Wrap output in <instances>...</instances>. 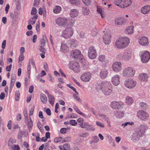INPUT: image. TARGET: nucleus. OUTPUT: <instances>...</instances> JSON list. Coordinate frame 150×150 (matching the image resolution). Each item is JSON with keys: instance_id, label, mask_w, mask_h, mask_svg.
<instances>
[{"instance_id": "obj_1", "label": "nucleus", "mask_w": 150, "mask_h": 150, "mask_svg": "<svg viewBox=\"0 0 150 150\" xmlns=\"http://www.w3.org/2000/svg\"><path fill=\"white\" fill-rule=\"evenodd\" d=\"M111 85V84L108 81H103L99 84L97 88L101 90L104 95L108 96L110 95L112 92Z\"/></svg>"}, {"instance_id": "obj_2", "label": "nucleus", "mask_w": 150, "mask_h": 150, "mask_svg": "<svg viewBox=\"0 0 150 150\" xmlns=\"http://www.w3.org/2000/svg\"><path fill=\"white\" fill-rule=\"evenodd\" d=\"M129 40L127 37H121L118 38L115 42V45L119 49H123L129 44Z\"/></svg>"}, {"instance_id": "obj_3", "label": "nucleus", "mask_w": 150, "mask_h": 150, "mask_svg": "<svg viewBox=\"0 0 150 150\" xmlns=\"http://www.w3.org/2000/svg\"><path fill=\"white\" fill-rule=\"evenodd\" d=\"M132 57V52L129 50H126L123 52L118 54L117 57L121 60L127 61L131 59Z\"/></svg>"}, {"instance_id": "obj_4", "label": "nucleus", "mask_w": 150, "mask_h": 150, "mask_svg": "<svg viewBox=\"0 0 150 150\" xmlns=\"http://www.w3.org/2000/svg\"><path fill=\"white\" fill-rule=\"evenodd\" d=\"M132 0H115V4L122 8L127 7L132 3Z\"/></svg>"}, {"instance_id": "obj_5", "label": "nucleus", "mask_w": 150, "mask_h": 150, "mask_svg": "<svg viewBox=\"0 0 150 150\" xmlns=\"http://www.w3.org/2000/svg\"><path fill=\"white\" fill-rule=\"evenodd\" d=\"M135 72V70L132 67H128L125 68L123 70V75L127 77L133 76Z\"/></svg>"}, {"instance_id": "obj_6", "label": "nucleus", "mask_w": 150, "mask_h": 150, "mask_svg": "<svg viewBox=\"0 0 150 150\" xmlns=\"http://www.w3.org/2000/svg\"><path fill=\"white\" fill-rule=\"evenodd\" d=\"M137 116L140 120L143 121H146L149 117L148 113L143 110L138 111L137 112Z\"/></svg>"}, {"instance_id": "obj_7", "label": "nucleus", "mask_w": 150, "mask_h": 150, "mask_svg": "<svg viewBox=\"0 0 150 150\" xmlns=\"http://www.w3.org/2000/svg\"><path fill=\"white\" fill-rule=\"evenodd\" d=\"M73 30L71 27L66 28L63 32L62 36L65 38H69L72 35Z\"/></svg>"}, {"instance_id": "obj_8", "label": "nucleus", "mask_w": 150, "mask_h": 150, "mask_svg": "<svg viewBox=\"0 0 150 150\" xmlns=\"http://www.w3.org/2000/svg\"><path fill=\"white\" fill-rule=\"evenodd\" d=\"M142 62L144 63H146L150 59V53L148 51H142L140 53Z\"/></svg>"}, {"instance_id": "obj_9", "label": "nucleus", "mask_w": 150, "mask_h": 150, "mask_svg": "<svg viewBox=\"0 0 150 150\" xmlns=\"http://www.w3.org/2000/svg\"><path fill=\"white\" fill-rule=\"evenodd\" d=\"M97 54L96 50L94 47L91 46L88 48V55L90 58L91 59L95 58Z\"/></svg>"}, {"instance_id": "obj_10", "label": "nucleus", "mask_w": 150, "mask_h": 150, "mask_svg": "<svg viewBox=\"0 0 150 150\" xmlns=\"http://www.w3.org/2000/svg\"><path fill=\"white\" fill-rule=\"evenodd\" d=\"M136 82L132 79H127L125 82V86L129 88H132L134 87L136 84Z\"/></svg>"}, {"instance_id": "obj_11", "label": "nucleus", "mask_w": 150, "mask_h": 150, "mask_svg": "<svg viewBox=\"0 0 150 150\" xmlns=\"http://www.w3.org/2000/svg\"><path fill=\"white\" fill-rule=\"evenodd\" d=\"M91 78V74L90 72L87 71L82 74L80 77L81 80L85 82L89 81Z\"/></svg>"}, {"instance_id": "obj_12", "label": "nucleus", "mask_w": 150, "mask_h": 150, "mask_svg": "<svg viewBox=\"0 0 150 150\" xmlns=\"http://www.w3.org/2000/svg\"><path fill=\"white\" fill-rule=\"evenodd\" d=\"M56 23L59 26L65 25L67 23V19L64 18L59 17L55 21Z\"/></svg>"}, {"instance_id": "obj_13", "label": "nucleus", "mask_w": 150, "mask_h": 150, "mask_svg": "<svg viewBox=\"0 0 150 150\" xmlns=\"http://www.w3.org/2000/svg\"><path fill=\"white\" fill-rule=\"evenodd\" d=\"M138 42L141 45L146 46L149 44V41L148 38L145 36L140 37L138 40Z\"/></svg>"}, {"instance_id": "obj_14", "label": "nucleus", "mask_w": 150, "mask_h": 150, "mask_svg": "<svg viewBox=\"0 0 150 150\" xmlns=\"http://www.w3.org/2000/svg\"><path fill=\"white\" fill-rule=\"evenodd\" d=\"M123 103L121 102L113 101L111 103V107L113 109H118L122 108Z\"/></svg>"}, {"instance_id": "obj_15", "label": "nucleus", "mask_w": 150, "mask_h": 150, "mask_svg": "<svg viewBox=\"0 0 150 150\" xmlns=\"http://www.w3.org/2000/svg\"><path fill=\"white\" fill-rule=\"evenodd\" d=\"M121 63L119 62H114L112 65V68L114 71L117 72L120 71L122 69Z\"/></svg>"}, {"instance_id": "obj_16", "label": "nucleus", "mask_w": 150, "mask_h": 150, "mask_svg": "<svg viewBox=\"0 0 150 150\" xmlns=\"http://www.w3.org/2000/svg\"><path fill=\"white\" fill-rule=\"evenodd\" d=\"M81 53L80 50H73L71 52V55L75 58H79L80 59L83 56L81 54Z\"/></svg>"}, {"instance_id": "obj_17", "label": "nucleus", "mask_w": 150, "mask_h": 150, "mask_svg": "<svg viewBox=\"0 0 150 150\" xmlns=\"http://www.w3.org/2000/svg\"><path fill=\"white\" fill-rule=\"evenodd\" d=\"M69 68L75 72H78L80 71L79 64L76 62H74L72 65L69 66Z\"/></svg>"}, {"instance_id": "obj_18", "label": "nucleus", "mask_w": 150, "mask_h": 150, "mask_svg": "<svg viewBox=\"0 0 150 150\" xmlns=\"http://www.w3.org/2000/svg\"><path fill=\"white\" fill-rule=\"evenodd\" d=\"M127 20L122 17H119L116 18L115 21V24L117 25H122L126 23Z\"/></svg>"}, {"instance_id": "obj_19", "label": "nucleus", "mask_w": 150, "mask_h": 150, "mask_svg": "<svg viewBox=\"0 0 150 150\" xmlns=\"http://www.w3.org/2000/svg\"><path fill=\"white\" fill-rule=\"evenodd\" d=\"M103 41L106 45L109 44L111 42V37L109 34H105L103 37Z\"/></svg>"}, {"instance_id": "obj_20", "label": "nucleus", "mask_w": 150, "mask_h": 150, "mask_svg": "<svg viewBox=\"0 0 150 150\" xmlns=\"http://www.w3.org/2000/svg\"><path fill=\"white\" fill-rule=\"evenodd\" d=\"M120 76L119 75H116L114 76L112 78V83L115 86L118 85L120 83Z\"/></svg>"}, {"instance_id": "obj_21", "label": "nucleus", "mask_w": 150, "mask_h": 150, "mask_svg": "<svg viewBox=\"0 0 150 150\" xmlns=\"http://www.w3.org/2000/svg\"><path fill=\"white\" fill-rule=\"evenodd\" d=\"M144 132L143 131L140 130L138 133H136L133 134V138L134 139L138 140L140 137H142L144 135Z\"/></svg>"}, {"instance_id": "obj_22", "label": "nucleus", "mask_w": 150, "mask_h": 150, "mask_svg": "<svg viewBox=\"0 0 150 150\" xmlns=\"http://www.w3.org/2000/svg\"><path fill=\"white\" fill-rule=\"evenodd\" d=\"M148 78L149 76L148 75L144 73H141L139 76V79L142 81H147Z\"/></svg>"}, {"instance_id": "obj_23", "label": "nucleus", "mask_w": 150, "mask_h": 150, "mask_svg": "<svg viewBox=\"0 0 150 150\" xmlns=\"http://www.w3.org/2000/svg\"><path fill=\"white\" fill-rule=\"evenodd\" d=\"M84 128H86L85 130L86 131H93L95 130V128L92 127V125H89L87 122H85L84 123Z\"/></svg>"}, {"instance_id": "obj_24", "label": "nucleus", "mask_w": 150, "mask_h": 150, "mask_svg": "<svg viewBox=\"0 0 150 150\" xmlns=\"http://www.w3.org/2000/svg\"><path fill=\"white\" fill-rule=\"evenodd\" d=\"M108 73V71L105 69L102 70L100 72V77L102 79H104L107 77Z\"/></svg>"}, {"instance_id": "obj_25", "label": "nucleus", "mask_w": 150, "mask_h": 150, "mask_svg": "<svg viewBox=\"0 0 150 150\" xmlns=\"http://www.w3.org/2000/svg\"><path fill=\"white\" fill-rule=\"evenodd\" d=\"M78 11L76 9L71 10L70 12V16L72 18L77 16H78Z\"/></svg>"}, {"instance_id": "obj_26", "label": "nucleus", "mask_w": 150, "mask_h": 150, "mask_svg": "<svg viewBox=\"0 0 150 150\" xmlns=\"http://www.w3.org/2000/svg\"><path fill=\"white\" fill-rule=\"evenodd\" d=\"M39 50L42 52V53L40 54L41 58L42 59L44 58L45 57V54L46 50L44 47L42 46H39Z\"/></svg>"}, {"instance_id": "obj_27", "label": "nucleus", "mask_w": 150, "mask_h": 150, "mask_svg": "<svg viewBox=\"0 0 150 150\" xmlns=\"http://www.w3.org/2000/svg\"><path fill=\"white\" fill-rule=\"evenodd\" d=\"M150 11V6L147 5L142 8L141 10V12L143 14H146Z\"/></svg>"}, {"instance_id": "obj_28", "label": "nucleus", "mask_w": 150, "mask_h": 150, "mask_svg": "<svg viewBox=\"0 0 150 150\" xmlns=\"http://www.w3.org/2000/svg\"><path fill=\"white\" fill-rule=\"evenodd\" d=\"M114 115L117 117L120 118L123 117L124 115V113L120 110L115 111Z\"/></svg>"}, {"instance_id": "obj_29", "label": "nucleus", "mask_w": 150, "mask_h": 150, "mask_svg": "<svg viewBox=\"0 0 150 150\" xmlns=\"http://www.w3.org/2000/svg\"><path fill=\"white\" fill-rule=\"evenodd\" d=\"M48 101L49 103L52 105H54L55 100L54 97L52 95L49 94H48Z\"/></svg>"}, {"instance_id": "obj_30", "label": "nucleus", "mask_w": 150, "mask_h": 150, "mask_svg": "<svg viewBox=\"0 0 150 150\" xmlns=\"http://www.w3.org/2000/svg\"><path fill=\"white\" fill-rule=\"evenodd\" d=\"M134 26H130L126 28V32L129 34H132L133 33Z\"/></svg>"}, {"instance_id": "obj_31", "label": "nucleus", "mask_w": 150, "mask_h": 150, "mask_svg": "<svg viewBox=\"0 0 150 150\" xmlns=\"http://www.w3.org/2000/svg\"><path fill=\"white\" fill-rule=\"evenodd\" d=\"M134 100L133 98L129 96L126 97V103L128 105H131L133 102Z\"/></svg>"}, {"instance_id": "obj_32", "label": "nucleus", "mask_w": 150, "mask_h": 150, "mask_svg": "<svg viewBox=\"0 0 150 150\" xmlns=\"http://www.w3.org/2000/svg\"><path fill=\"white\" fill-rule=\"evenodd\" d=\"M62 8L59 6H55L53 9V12L55 14L59 13L61 11Z\"/></svg>"}, {"instance_id": "obj_33", "label": "nucleus", "mask_w": 150, "mask_h": 150, "mask_svg": "<svg viewBox=\"0 0 150 150\" xmlns=\"http://www.w3.org/2000/svg\"><path fill=\"white\" fill-rule=\"evenodd\" d=\"M40 98L43 103L45 104L47 102V97L45 94H42L40 96Z\"/></svg>"}, {"instance_id": "obj_34", "label": "nucleus", "mask_w": 150, "mask_h": 150, "mask_svg": "<svg viewBox=\"0 0 150 150\" xmlns=\"http://www.w3.org/2000/svg\"><path fill=\"white\" fill-rule=\"evenodd\" d=\"M69 2L72 4L78 5L80 4L79 0H69Z\"/></svg>"}, {"instance_id": "obj_35", "label": "nucleus", "mask_w": 150, "mask_h": 150, "mask_svg": "<svg viewBox=\"0 0 150 150\" xmlns=\"http://www.w3.org/2000/svg\"><path fill=\"white\" fill-rule=\"evenodd\" d=\"M78 122L79 123L80 126L83 128H84V124H83V120L82 118H79L77 120Z\"/></svg>"}, {"instance_id": "obj_36", "label": "nucleus", "mask_w": 150, "mask_h": 150, "mask_svg": "<svg viewBox=\"0 0 150 150\" xmlns=\"http://www.w3.org/2000/svg\"><path fill=\"white\" fill-rule=\"evenodd\" d=\"M20 96V93L19 91H16L15 93V100L16 101L18 100Z\"/></svg>"}, {"instance_id": "obj_37", "label": "nucleus", "mask_w": 150, "mask_h": 150, "mask_svg": "<svg viewBox=\"0 0 150 150\" xmlns=\"http://www.w3.org/2000/svg\"><path fill=\"white\" fill-rule=\"evenodd\" d=\"M140 107L142 109H146L147 108V105L146 103L141 102L140 103Z\"/></svg>"}, {"instance_id": "obj_38", "label": "nucleus", "mask_w": 150, "mask_h": 150, "mask_svg": "<svg viewBox=\"0 0 150 150\" xmlns=\"http://www.w3.org/2000/svg\"><path fill=\"white\" fill-rule=\"evenodd\" d=\"M33 125V122L32 120H30V121L28 122V126L29 127V132H30Z\"/></svg>"}, {"instance_id": "obj_39", "label": "nucleus", "mask_w": 150, "mask_h": 150, "mask_svg": "<svg viewBox=\"0 0 150 150\" xmlns=\"http://www.w3.org/2000/svg\"><path fill=\"white\" fill-rule=\"evenodd\" d=\"M67 48V46L66 44H62L61 47V50L62 52H64Z\"/></svg>"}, {"instance_id": "obj_40", "label": "nucleus", "mask_w": 150, "mask_h": 150, "mask_svg": "<svg viewBox=\"0 0 150 150\" xmlns=\"http://www.w3.org/2000/svg\"><path fill=\"white\" fill-rule=\"evenodd\" d=\"M134 124V123L133 122H125V123H123L122 124V126L123 127V128H125L126 126H127L128 125H132Z\"/></svg>"}, {"instance_id": "obj_41", "label": "nucleus", "mask_w": 150, "mask_h": 150, "mask_svg": "<svg viewBox=\"0 0 150 150\" xmlns=\"http://www.w3.org/2000/svg\"><path fill=\"white\" fill-rule=\"evenodd\" d=\"M76 94H74L73 95V97L76 100V101L79 102H81V100L80 99L79 97L78 96V93H76Z\"/></svg>"}, {"instance_id": "obj_42", "label": "nucleus", "mask_w": 150, "mask_h": 150, "mask_svg": "<svg viewBox=\"0 0 150 150\" xmlns=\"http://www.w3.org/2000/svg\"><path fill=\"white\" fill-rule=\"evenodd\" d=\"M79 136L80 137H83L84 138H86L87 136L89 135V134L88 133L86 132L85 133H81L79 134Z\"/></svg>"}, {"instance_id": "obj_43", "label": "nucleus", "mask_w": 150, "mask_h": 150, "mask_svg": "<svg viewBox=\"0 0 150 150\" xmlns=\"http://www.w3.org/2000/svg\"><path fill=\"white\" fill-rule=\"evenodd\" d=\"M140 130L142 131H143L144 132H145V130L147 129V126L144 125H142L140 126Z\"/></svg>"}, {"instance_id": "obj_44", "label": "nucleus", "mask_w": 150, "mask_h": 150, "mask_svg": "<svg viewBox=\"0 0 150 150\" xmlns=\"http://www.w3.org/2000/svg\"><path fill=\"white\" fill-rule=\"evenodd\" d=\"M83 2L86 5L88 6L91 4V0H82Z\"/></svg>"}, {"instance_id": "obj_45", "label": "nucleus", "mask_w": 150, "mask_h": 150, "mask_svg": "<svg viewBox=\"0 0 150 150\" xmlns=\"http://www.w3.org/2000/svg\"><path fill=\"white\" fill-rule=\"evenodd\" d=\"M99 60L101 62L104 61L105 59V56L104 55H100L99 57Z\"/></svg>"}, {"instance_id": "obj_46", "label": "nucleus", "mask_w": 150, "mask_h": 150, "mask_svg": "<svg viewBox=\"0 0 150 150\" xmlns=\"http://www.w3.org/2000/svg\"><path fill=\"white\" fill-rule=\"evenodd\" d=\"M23 113L24 116L25 117V120H28V115L27 113V111L26 109H25L24 110Z\"/></svg>"}, {"instance_id": "obj_47", "label": "nucleus", "mask_w": 150, "mask_h": 150, "mask_svg": "<svg viewBox=\"0 0 150 150\" xmlns=\"http://www.w3.org/2000/svg\"><path fill=\"white\" fill-rule=\"evenodd\" d=\"M99 116L100 117H102L106 121L107 120V119H109V118L107 117V116L104 114H99Z\"/></svg>"}, {"instance_id": "obj_48", "label": "nucleus", "mask_w": 150, "mask_h": 150, "mask_svg": "<svg viewBox=\"0 0 150 150\" xmlns=\"http://www.w3.org/2000/svg\"><path fill=\"white\" fill-rule=\"evenodd\" d=\"M37 13L36 9L34 7H33L32 10L31 14L32 15L36 14Z\"/></svg>"}, {"instance_id": "obj_49", "label": "nucleus", "mask_w": 150, "mask_h": 150, "mask_svg": "<svg viewBox=\"0 0 150 150\" xmlns=\"http://www.w3.org/2000/svg\"><path fill=\"white\" fill-rule=\"evenodd\" d=\"M89 10L88 9L85 8L83 9V13L84 15H87L89 13Z\"/></svg>"}, {"instance_id": "obj_50", "label": "nucleus", "mask_w": 150, "mask_h": 150, "mask_svg": "<svg viewBox=\"0 0 150 150\" xmlns=\"http://www.w3.org/2000/svg\"><path fill=\"white\" fill-rule=\"evenodd\" d=\"M99 141V139L97 136H94L93 137V141L95 143H97Z\"/></svg>"}, {"instance_id": "obj_51", "label": "nucleus", "mask_w": 150, "mask_h": 150, "mask_svg": "<svg viewBox=\"0 0 150 150\" xmlns=\"http://www.w3.org/2000/svg\"><path fill=\"white\" fill-rule=\"evenodd\" d=\"M67 86L68 87L70 88L71 89L74 91L76 93L78 94V92L76 91V89L73 87L71 86L70 84H67Z\"/></svg>"}, {"instance_id": "obj_52", "label": "nucleus", "mask_w": 150, "mask_h": 150, "mask_svg": "<svg viewBox=\"0 0 150 150\" xmlns=\"http://www.w3.org/2000/svg\"><path fill=\"white\" fill-rule=\"evenodd\" d=\"M70 124L72 126H75L77 124V123L76 120H70Z\"/></svg>"}, {"instance_id": "obj_53", "label": "nucleus", "mask_w": 150, "mask_h": 150, "mask_svg": "<svg viewBox=\"0 0 150 150\" xmlns=\"http://www.w3.org/2000/svg\"><path fill=\"white\" fill-rule=\"evenodd\" d=\"M96 124L98 126L100 127H104V125L103 124L98 121L96 122Z\"/></svg>"}, {"instance_id": "obj_54", "label": "nucleus", "mask_w": 150, "mask_h": 150, "mask_svg": "<svg viewBox=\"0 0 150 150\" xmlns=\"http://www.w3.org/2000/svg\"><path fill=\"white\" fill-rule=\"evenodd\" d=\"M6 41L5 40H4L2 42V44L1 47L3 49L5 48L6 46Z\"/></svg>"}, {"instance_id": "obj_55", "label": "nucleus", "mask_w": 150, "mask_h": 150, "mask_svg": "<svg viewBox=\"0 0 150 150\" xmlns=\"http://www.w3.org/2000/svg\"><path fill=\"white\" fill-rule=\"evenodd\" d=\"M12 149L13 150H19L20 149V147L18 145H15L13 146Z\"/></svg>"}, {"instance_id": "obj_56", "label": "nucleus", "mask_w": 150, "mask_h": 150, "mask_svg": "<svg viewBox=\"0 0 150 150\" xmlns=\"http://www.w3.org/2000/svg\"><path fill=\"white\" fill-rule=\"evenodd\" d=\"M36 22V20H32V19H30L29 20L28 23L29 24H31L32 25L34 24Z\"/></svg>"}, {"instance_id": "obj_57", "label": "nucleus", "mask_w": 150, "mask_h": 150, "mask_svg": "<svg viewBox=\"0 0 150 150\" xmlns=\"http://www.w3.org/2000/svg\"><path fill=\"white\" fill-rule=\"evenodd\" d=\"M67 132V129L65 128H63L61 129L60 132L62 134H65Z\"/></svg>"}, {"instance_id": "obj_58", "label": "nucleus", "mask_w": 150, "mask_h": 150, "mask_svg": "<svg viewBox=\"0 0 150 150\" xmlns=\"http://www.w3.org/2000/svg\"><path fill=\"white\" fill-rule=\"evenodd\" d=\"M10 8V6L9 4H6V7L5 8V10L6 11V13L7 14L8 11L9 9Z\"/></svg>"}, {"instance_id": "obj_59", "label": "nucleus", "mask_w": 150, "mask_h": 150, "mask_svg": "<svg viewBox=\"0 0 150 150\" xmlns=\"http://www.w3.org/2000/svg\"><path fill=\"white\" fill-rule=\"evenodd\" d=\"M24 57L23 54H21L19 57V60L20 61H22L24 60Z\"/></svg>"}, {"instance_id": "obj_60", "label": "nucleus", "mask_w": 150, "mask_h": 150, "mask_svg": "<svg viewBox=\"0 0 150 150\" xmlns=\"http://www.w3.org/2000/svg\"><path fill=\"white\" fill-rule=\"evenodd\" d=\"M63 148L66 147L68 150H69L70 149V145L69 144H65L63 145Z\"/></svg>"}, {"instance_id": "obj_61", "label": "nucleus", "mask_w": 150, "mask_h": 150, "mask_svg": "<svg viewBox=\"0 0 150 150\" xmlns=\"http://www.w3.org/2000/svg\"><path fill=\"white\" fill-rule=\"evenodd\" d=\"M12 66V65L11 64H10L9 66H7L6 67V71H10L11 69Z\"/></svg>"}, {"instance_id": "obj_62", "label": "nucleus", "mask_w": 150, "mask_h": 150, "mask_svg": "<svg viewBox=\"0 0 150 150\" xmlns=\"http://www.w3.org/2000/svg\"><path fill=\"white\" fill-rule=\"evenodd\" d=\"M98 30H96V29H93L92 33V35L93 36H95L98 33Z\"/></svg>"}, {"instance_id": "obj_63", "label": "nucleus", "mask_w": 150, "mask_h": 150, "mask_svg": "<svg viewBox=\"0 0 150 150\" xmlns=\"http://www.w3.org/2000/svg\"><path fill=\"white\" fill-rule=\"evenodd\" d=\"M62 137L56 138L54 139V142L56 143H57L61 141L62 139Z\"/></svg>"}, {"instance_id": "obj_64", "label": "nucleus", "mask_w": 150, "mask_h": 150, "mask_svg": "<svg viewBox=\"0 0 150 150\" xmlns=\"http://www.w3.org/2000/svg\"><path fill=\"white\" fill-rule=\"evenodd\" d=\"M14 143L13 139L11 138H10L8 142V145H11Z\"/></svg>"}]
</instances>
